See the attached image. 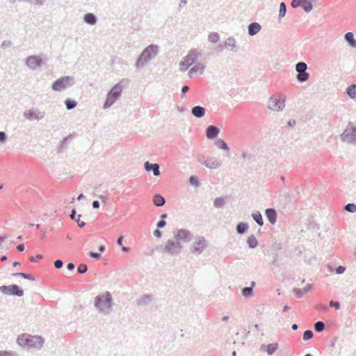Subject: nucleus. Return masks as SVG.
<instances>
[{"label": "nucleus", "mask_w": 356, "mask_h": 356, "mask_svg": "<svg viewBox=\"0 0 356 356\" xmlns=\"http://www.w3.org/2000/svg\"><path fill=\"white\" fill-rule=\"evenodd\" d=\"M215 145L220 149L228 152L229 150V147L227 144L220 138H217L215 143Z\"/></svg>", "instance_id": "34"}, {"label": "nucleus", "mask_w": 356, "mask_h": 356, "mask_svg": "<svg viewBox=\"0 0 356 356\" xmlns=\"http://www.w3.org/2000/svg\"><path fill=\"white\" fill-rule=\"evenodd\" d=\"M89 256L95 260H99L102 257V254L99 252L90 251L88 253Z\"/></svg>", "instance_id": "50"}, {"label": "nucleus", "mask_w": 356, "mask_h": 356, "mask_svg": "<svg viewBox=\"0 0 356 356\" xmlns=\"http://www.w3.org/2000/svg\"><path fill=\"white\" fill-rule=\"evenodd\" d=\"M261 29V26L257 22H252L248 25V33L249 35H254Z\"/></svg>", "instance_id": "23"}, {"label": "nucleus", "mask_w": 356, "mask_h": 356, "mask_svg": "<svg viewBox=\"0 0 356 356\" xmlns=\"http://www.w3.org/2000/svg\"><path fill=\"white\" fill-rule=\"evenodd\" d=\"M83 20L88 24L92 26L97 24V17L95 14L88 13L84 15Z\"/></svg>", "instance_id": "26"}, {"label": "nucleus", "mask_w": 356, "mask_h": 356, "mask_svg": "<svg viewBox=\"0 0 356 356\" xmlns=\"http://www.w3.org/2000/svg\"><path fill=\"white\" fill-rule=\"evenodd\" d=\"M341 137L344 142L356 143V126L349 122L346 129L341 134Z\"/></svg>", "instance_id": "8"}, {"label": "nucleus", "mask_w": 356, "mask_h": 356, "mask_svg": "<svg viewBox=\"0 0 356 356\" xmlns=\"http://www.w3.org/2000/svg\"><path fill=\"white\" fill-rule=\"evenodd\" d=\"M188 90H189V86H188L184 85V86H182V88H181V98H184L185 97L186 92H188Z\"/></svg>", "instance_id": "55"}, {"label": "nucleus", "mask_w": 356, "mask_h": 356, "mask_svg": "<svg viewBox=\"0 0 356 356\" xmlns=\"http://www.w3.org/2000/svg\"><path fill=\"white\" fill-rule=\"evenodd\" d=\"M76 210L75 208H74L72 211H71V213L70 215V217L72 220H75L76 218Z\"/></svg>", "instance_id": "59"}, {"label": "nucleus", "mask_w": 356, "mask_h": 356, "mask_svg": "<svg viewBox=\"0 0 356 356\" xmlns=\"http://www.w3.org/2000/svg\"><path fill=\"white\" fill-rule=\"evenodd\" d=\"M204 66L203 64L199 63L193 66L188 72V74L190 77H192L193 75L199 73L202 74L204 72Z\"/></svg>", "instance_id": "24"}, {"label": "nucleus", "mask_w": 356, "mask_h": 356, "mask_svg": "<svg viewBox=\"0 0 356 356\" xmlns=\"http://www.w3.org/2000/svg\"><path fill=\"white\" fill-rule=\"evenodd\" d=\"M220 40V35L217 32H211L208 35V40L212 43H216Z\"/></svg>", "instance_id": "40"}, {"label": "nucleus", "mask_w": 356, "mask_h": 356, "mask_svg": "<svg viewBox=\"0 0 356 356\" xmlns=\"http://www.w3.org/2000/svg\"><path fill=\"white\" fill-rule=\"evenodd\" d=\"M203 164L210 169H217L221 165V161L215 157H211L204 161Z\"/></svg>", "instance_id": "18"}, {"label": "nucleus", "mask_w": 356, "mask_h": 356, "mask_svg": "<svg viewBox=\"0 0 356 356\" xmlns=\"http://www.w3.org/2000/svg\"><path fill=\"white\" fill-rule=\"evenodd\" d=\"M88 270V266L85 264H80L77 267V272L79 274H83Z\"/></svg>", "instance_id": "48"}, {"label": "nucleus", "mask_w": 356, "mask_h": 356, "mask_svg": "<svg viewBox=\"0 0 356 356\" xmlns=\"http://www.w3.org/2000/svg\"><path fill=\"white\" fill-rule=\"evenodd\" d=\"M174 238L176 239L180 245L191 242L193 238V235L191 231L187 229H178L172 231Z\"/></svg>", "instance_id": "6"}, {"label": "nucleus", "mask_w": 356, "mask_h": 356, "mask_svg": "<svg viewBox=\"0 0 356 356\" xmlns=\"http://www.w3.org/2000/svg\"><path fill=\"white\" fill-rule=\"evenodd\" d=\"M161 229L156 228V230L154 231V235L157 238H161L163 233L161 231H160Z\"/></svg>", "instance_id": "58"}, {"label": "nucleus", "mask_w": 356, "mask_h": 356, "mask_svg": "<svg viewBox=\"0 0 356 356\" xmlns=\"http://www.w3.org/2000/svg\"><path fill=\"white\" fill-rule=\"evenodd\" d=\"M249 229V225L248 222H239L236 227V233L239 235L245 234Z\"/></svg>", "instance_id": "28"}, {"label": "nucleus", "mask_w": 356, "mask_h": 356, "mask_svg": "<svg viewBox=\"0 0 356 356\" xmlns=\"http://www.w3.org/2000/svg\"><path fill=\"white\" fill-rule=\"evenodd\" d=\"M92 208L96 209H99L100 207V203L98 200H94L92 203Z\"/></svg>", "instance_id": "60"}, {"label": "nucleus", "mask_w": 356, "mask_h": 356, "mask_svg": "<svg viewBox=\"0 0 356 356\" xmlns=\"http://www.w3.org/2000/svg\"><path fill=\"white\" fill-rule=\"evenodd\" d=\"M67 268L69 270H73L75 268V264L74 263H72V262L68 263L67 265Z\"/></svg>", "instance_id": "63"}, {"label": "nucleus", "mask_w": 356, "mask_h": 356, "mask_svg": "<svg viewBox=\"0 0 356 356\" xmlns=\"http://www.w3.org/2000/svg\"><path fill=\"white\" fill-rule=\"evenodd\" d=\"M315 332L320 333L325 330V323L323 321H317L314 326Z\"/></svg>", "instance_id": "42"}, {"label": "nucleus", "mask_w": 356, "mask_h": 356, "mask_svg": "<svg viewBox=\"0 0 356 356\" xmlns=\"http://www.w3.org/2000/svg\"><path fill=\"white\" fill-rule=\"evenodd\" d=\"M309 74L307 72L298 73L296 75V79L300 83H304L309 79Z\"/></svg>", "instance_id": "36"}, {"label": "nucleus", "mask_w": 356, "mask_h": 356, "mask_svg": "<svg viewBox=\"0 0 356 356\" xmlns=\"http://www.w3.org/2000/svg\"><path fill=\"white\" fill-rule=\"evenodd\" d=\"M313 337H314V333H313L312 330H307L303 333L302 339L306 341L312 339L313 338Z\"/></svg>", "instance_id": "45"}, {"label": "nucleus", "mask_w": 356, "mask_h": 356, "mask_svg": "<svg viewBox=\"0 0 356 356\" xmlns=\"http://www.w3.org/2000/svg\"><path fill=\"white\" fill-rule=\"evenodd\" d=\"M94 305L99 312L109 314L113 305V298L111 293L106 291L97 296L95 298Z\"/></svg>", "instance_id": "3"}, {"label": "nucleus", "mask_w": 356, "mask_h": 356, "mask_svg": "<svg viewBox=\"0 0 356 356\" xmlns=\"http://www.w3.org/2000/svg\"><path fill=\"white\" fill-rule=\"evenodd\" d=\"M197 51L196 49L191 50L188 54L185 57L184 60L180 63V65L185 66L186 68H188L191 65L194 63L197 59Z\"/></svg>", "instance_id": "14"}, {"label": "nucleus", "mask_w": 356, "mask_h": 356, "mask_svg": "<svg viewBox=\"0 0 356 356\" xmlns=\"http://www.w3.org/2000/svg\"><path fill=\"white\" fill-rule=\"evenodd\" d=\"M191 244L190 250L195 254H200L208 245V241L202 236H197Z\"/></svg>", "instance_id": "7"}, {"label": "nucleus", "mask_w": 356, "mask_h": 356, "mask_svg": "<svg viewBox=\"0 0 356 356\" xmlns=\"http://www.w3.org/2000/svg\"><path fill=\"white\" fill-rule=\"evenodd\" d=\"M241 293L243 296L250 298L253 296V291L252 287H244L241 289Z\"/></svg>", "instance_id": "43"}, {"label": "nucleus", "mask_w": 356, "mask_h": 356, "mask_svg": "<svg viewBox=\"0 0 356 356\" xmlns=\"http://www.w3.org/2000/svg\"><path fill=\"white\" fill-rule=\"evenodd\" d=\"M0 291L6 295L22 297L24 296V290L17 284H10L8 286L2 285L0 286Z\"/></svg>", "instance_id": "9"}, {"label": "nucleus", "mask_w": 356, "mask_h": 356, "mask_svg": "<svg viewBox=\"0 0 356 356\" xmlns=\"http://www.w3.org/2000/svg\"><path fill=\"white\" fill-rule=\"evenodd\" d=\"M247 243L249 248L254 249L258 245V241L255 236L252 234L248 237Z\"/></svg>", "instance_id": "30"}, {"label": "nucleus", "mask_w": 356, "mask_h": 356, "mask_svg": "<svg viewBox=\"0 0 356 356\" xmlns=\"http://www.w3.org/2000/svg\"><path fill=\"white\" fill-rule=\"evenodd\" d=\"M144 168L147 172H152L155 177H159L161 175L160 166L158 163L146 161L144 163Z\"/></svg>", "instance_id": "16"}, {"label": "nucleus", "mask_w": 356, "mask_h": 356, "mask_svg": "<svg viewBox=\"0 0 356 356\" xmlns=\"http://www.w3.org/2000/svg\"><path fill=\"white\" fill-rule=\"evenodd\" d=\"M17 343L22 347L28 348H41L44 343V339L41 336H32L24 333L17 337Z\"/></svg>", "instance_id": "1"}, {"label": "nucleus", "mask_w": 356, "mask_h": 356, "mask_svg": "<svg viewBox=\"0 0 356 356\" xmlns=\"http://www.w3.org/2000/svg\"><path fill=\"white\" fill-rule=\"evenodd\" d=\"M329 306L339 309L340 307V302L339 301L331 300L329 302Z\"/></svg>", "instance_id": "51"}, {"label": "nucleus", "mask_w": 356, "mask_h": 356, "mask_svg": "<svg viewBox=\"0 0 356 356\" xmlns=\"http://www.w3.org/2000/svg\"><path fill=\"white\" fill-rule=\"evenodd\" d=\"M344 40L352 48H356V39L353 32H347L344 36Z\"/></svg>", "instance_id": "22"}, {"label": "nucleus", "mask_w": 356, "mask_h": 356, "mask_svg": "<svg viewBox=\"0 0 356 356\" xmlns=\"http://www.w3.org/2000/svg\"><path fill=\"white\" fill-rule=\"evenodd\" d=\"M123 240H124V236H120L118 238L117 241H116L117 245H119V246L123 245H122Z\"/></svg>", "instance_id": "61"}, {"label": "nucleus", "mask_w": 356, "mask_h": 356, "mask_svg": "<svg viewBox=\"0 0 356 356\" xmlns=\"http://www.w3.org/2000/svg\"><path fill=\"white\" fill-rule=\"evenodd\" d=\"M77 219L75 220V221L76 222V223L78 224V225L80 227H83L85 225H86V222H83V221H81L80 218L81 217V214H79L77 216Z\"/></svg>", "instance_id": "53"}, {"label": "nucleus", "mask_w": 356, "mask_h": 356, "mask_svg": "<svg viewBox=\"0 0 356 356\" xmlns=\"http://www.w3.org/2000/svg\"><path fill=\"white\" fill-rule=\"evenodd\" d=\"M168 218V214L166 213H163L160 216V220L156 224V228L163 229L167 225L166 218Z\"/></svg>", "instance_id": "33"}, {"label": "nucleus", "mask_w": 356, "mask_h": 356, "mask_svg": "<svg viewBox=\"0 0 356 356\" xmlns=\"http://www.w3.org/2000/svg\"><path fill=\"white\" fill-rule=\"evenodd\" d=\"M26 65L31 69L42 66L43 60L38 56H29L26 58Z\"/></svg>", "instance_id": "13"}, {"label": "nucleus", "mask_w": 356, "mask_h": 356, "mask_svg": "<svg viewBox=\"0 0 356 356\" xmlns=\"http://www.w3.org/2000/svg\"><path fill=\"white\" fill-rule=\"evenodd\" d=\"M312 1L311 0H304V3L301 7L305 10V12L309 13L313 9L314 6Z\"/></svg>", "instance_id": "38"}, {"label": "nucleus", "mask_w": 356, "mask_h": 356, "mask_svg": "<svg viewBox=\"0 0 356 356\" xmlns=\"http://www.w3.org/2000/svg\"><path fill=\"white\" fill-rule=\"evenodd\" d=\"M225 204V200L223 197H216L214 200L213 205L216 208H222Z\"/></svg>", "instance_id": "41"}, {"label": "nucleus", "mask_w": 356, "mask_h": 356, "mask_svg": "<svg viewBox=\"0 0 356 356\" xmlns=\"http://www.w3.org/2000/svg\"><path fill=\"white\" fill-rule=\"evenodd\" d=\"M152 202L156 207H162L165 203V200L161 194L156 193L153 196Z\"/></svg>", "instance_id": "27"}, {"label": "nucleus", "mask_w": 356, "mask_h": 356, "mask_svg": "<svg viewBox=\"0 0 356 356\" xmlns=\"http://www.w3.org/2000/svg\"><path fill=\"white\" fill-rule=\"evenodd\" d=\"M252 217L259 226L264 225L263 217L259 211L253 212Z\"/></svg>", "instance_id": "32"}, {"label": "nucleus", "mask_w": 356, "mask_h": 356, "mask_svg": "<svg viewBox=\"0 0 356 356\" xmlns=\"http://www.w3.org/2000/svg\"><path fill=\"white\" fill-rule=\"evenodd\" d=\"M65 105L67 110H72L77 106V102L70 98H67L65 101Z\"/></svg>", "instance_id": "37"}, {"label": "nucleus", "mask_w": 356, "mask_h": 356, "mask_svg": "<svg viewBox=\"0 0 356 356\" xmlns=\"http://www.w3.org/2000/svg\"><path fill=\"white\" fill-rule=\"evenodd\" d=\"M346 268L343 266H339L335 268V272L337 274H342L345 272Z\"/></svg>", "instance_id": "54"}, {"label": "nucleus", "mask_w": 356, "mask_h": 356, "mask_svg": "<svg viewBox=\"0 0 356 356\" xmlns=\"http://www.w3.org/2000/svg\"><path fill=\"white\" fill-rule=\"evenodd\" d=\"M206 113V108L201 106H195L192 108L191 113L197 118H202Z\"/></svg>", "instance_id": "25"}, {"label": "nucleus", "mask_w": 356, "mask_h": 356, "mask_svg": "<svg viewBox=\"0 0 356 356\" xmlns=\"http://www.w3.org/2000/svg\"><path fill=\"white\" fill-rule=\"evenodd\" d=\"M313 288L312 284H307L305 288H294L293 292L298 298H300L305 293L309 292Z\"/></svg>", "instance_id": "21"}, {"label": "nucleus", "mask_w": 356, "mask_h": 356, "mask_svg": "<svg viewBox=\"0 0 356 356\" xmlns=\"http://www.w3.org/2000/svg\"><path fill=\"white\" fill-rule=\"evenodd\" d=\"M156 249L161 250L162 252L168 253L170 255H177L183 249V245H180V243L173 238L172 239H168L163 247L159 245L157 246Z\"/></svg>", "instance_id": "5"}, {"label": "nucleus", "mask_w": 356, "mask_h": 356, "mask_svg": "<svg viewBox=\"0 0 356 356\" xmlns=\"http://www.w3.org/2000/svg\"><path fill=\"white\" fill-rule=\"evenodd\" d=\"M24 116L25 118L32 120H41L44 116V112L40 111L38 108H31L29 111H26L24 113Z\"/></svg>", "instance_id": "12"}, {"label": "nucleus", "mask_w": 356, "mask_h": 356, "mask_svg": "<svg viewBox=\"0 0 356 356\" xmlns=\"http://www.w3.org/2000/svg\"><path fill=\"white\" fill-rule=\"evenodd\" d=\"M189 183L192 186H195V187H197L200 186L199 180L196 176H193V175L191 176L189 178Z\"/></svg>", "instance_id": "47"}, {"label": "nucleus", "mask_w": 356, "mask_h": 356, "mask_svg": "<svg viewBox=\"0 0 356 356\" xmlns=\"http://www.w3.org/2000/svg\"><path fill=\"white\" fill-rule=\"evenodd\" d=\"M303 3L304 0H292L291 6L292 8H296L298 7H301Z\"/></svg>", "instance_id": "49"}, {"label": "nucleus", "mask_w": 356, "mask_h": 356, "mask_svg": "<svg viewBox=\"0 0 356 356\" xmlns=\"http://www.w3.org/2000/svg\"><path fill=\"white\" fill-rule=\"evenodd\" d=\"M25 249V245L24 243H20L17 246V250L19 252H23Z\"/></svg>", "instance_id": "64"}, {"label": "nucleus", "mask_w": 356, "mask_h": 356, "mask_svg": "<svg viewBox=\"0 0 356 356\" xmlns=\"http://www.w3.org/2000/svg\"><path fill=\"white\" fill-rule=\"evenodd\" d=\"M63 266V262L60 259H57L54 261V266L56 268H60Z\"/></svg>", "instance_id": "57"}, {"label": "nucleus", "mask_w": 356, "mask_h": 356, "mask_svg": "<svg viewBox=\"0 0 356 356\" xmlns=\"http://www.w3.org/2000/svg\"><path fill=\"white\" fill-rule=\"evenodd\" d=\"M344 209L350 213H354L356 211V205L354 203H348L345 205Z\"/></svg>", "instance_id": "46"}, {"label": "nucleus", "mask_w": 356, "mask_h": 356, "mask_svg": "<svg viewBox=\"0 0 356 356\" xmlns=\"http://www.w3.org/2000/svg\"><path fill=\"white\" fill-rule=\"evenodd\" d=\"M0 356H13L11 352L9 351H0Z\"/></svg>", "instance_id": "62"}, {"label": "nucleus", "mask_w": 356, "mask_h": 356, "mask_svg": "<svg viewBox=\"0 0 356 356\" xmlns=\"http://www.w3.org/2000/svg\"><path fill=\"white\" fill-rule=\"evenodd\" d=\"M152 300V295L145 294L141 297L140 300L138 302V305L147 306L151 302Z\"/></svg>", "instance_id": "29"}, {"label": "nucleus", "mask_w": 356, "mask_h": 356, "mask_svg": "<svg viewBox=\"0 0 356 356\" xmlns=\"http://www.w3.org/2000/svg\"><path fill=\"white\" fill-rule=\"evenodd\" d=\"M277 343H269L268 345L262 344L260 346V350L266 352L269 355H272L277 349Z\"/></svg>", "instance_id": "20"}, {"label": "nucleus", "mask_w": 356, "mask_h": 356, "mask_svg": "<svg viewBox=\"0 0 356 356\" xmlns=\"http://www.w3.org/2000/svg\"><path fill=\"white\" fill-rule=\"evenodd\" d=\"M127 80L122 79L115 85L106 94V98L104 103V109L110 108L121 96L124 84Z\"/></svg>", "instance_id": "2"}, {"label": "nucleus", "mask_w": 356, "mask_h": 356, "mask_svg": "<svg viewBox=\"0 0 356 356\" xmlns=\"http://www.w3.org/2000/svg\"><path fill=\"white\" fill-rule=\"evenodd\" d=\"M12 45V42L10 40H3L1 44V47L6 49L10 47Z\"/></svg>", "instance_id": "52"}, {"label": "nucleus", "mask_w": 356, "mask_h": 356, "mask_svg": "<svg viewBox=\"0 0 356 356\" xmlns=\"http://www.w3.org/2000/svg\"><path fill=\"white\" fill-rule=\"evenodd\" d=\"M7 135L4 131H0V142L2 143H6Z\"/></svg>", "instance_id": "56"}, {"label": "nucleus", "mask_w": 356, "mask_h": 356, "mask_svg": "<svg viewBox=\"0 0 356 356\" xmlns=\"http://www.w3.org/2000/svg\"><path fill=\"white\" fill-rule=\"evenodd\" d=\"M13 276L14 277H20L24 279H26L29 280L34 281L35 280V277L32 274H29L26 273H13Z\"/></svg>", "instance_id": "35"}, {"label": "nucleus", "mask_w": 356, "mask_h": 356, "mask_svg": "<svg viewBox=\"0 0 356 356\" xmlns=\"http://www.w3.org/2000/svg\"><path fill=\"white\" fill-rule=\"evenodd\" d=\"M284 99L277 97H271L268 101V108L273 111H281L284 107Z\"/></svg>", "instance_id": "11"}, {"label": "nucleus", "mask_w": 356, "mask_h": 356, "mask_svg": "<svg viewBox=\"0 0 356 356\" xmlns=\"http://www.w3.org/2000/svg\"><path fill=\"white\" fill-rule=\"evenodd\" d=\"M220 131V130L218 127L211 124L206 129L207 138L210 140L217 139Z\"/></svg>", "instance_id": "15"}, {"label": "nucleus", "mask_w": 356, "mask_h": 356, "mask_svg": "<svg viewBox=\"0 0 356 356\" xmlns=\"http://www.w3.org/2000/svg\"><path fill=\"white\" fill-rule=\"evenodd\" d=\"M265 215L268 222L271 225H275L277 222V213L275 209L268 208L265 211Z\"/></svg>", "instance_id": "17"}, {"label": "nucleus", "mask_w": 356, "mask_h": 356, "mask_svg": "<svg viewBox=\"0 0 356 356\" xmlns=\"http://www.w3.org/2000/svg\"><path fill=\"white\" fill-rule=\"evenodd\" d=\"M346 93L351 99H356V83H353L347 87Z\"/></svg>", "instance_id": "31"}, {"label": "nucleus", "mask_w": 356, "mask_h": 356, "mask_svg": "<svg viewBox=\"0 0 356 356\" xmlns=\"http://www.w3.org/2000/svg\"><path fill=\"white\" fill-rule=\"evenodd\" d=\"M72 77L69 76H61L53 82L51 88L55 91L65 90L70 85Z\"/></svg>", "instance_id": "10"}, {"label": "nucleus", "mask_w": 356, "mask_h": 356, "mask_svg": "<svg viewBox=\"0 0 356 356\" xmlns=\"http://www.w3.org/2000/svg\"><path fill=\"white\" fill-rule=\"evenodd\" d=\"M286 13V6L284 2H281L280 4V9H279V18L283 17Z\"/></svg>", "instance_id": "44"}, {"label": "nucleus", "mask_w": 356, "mask_h": 356, "mask_svg": "<svg viewBox=\"0 0 356 356\" xmlns=\"http://www.w3.org/2000/svg\"><path fill=\"white\" fill-rule=\"evenodd\" d=\"M307 65L305 62H298L296 65V71L298 73L307 72Z\"/></svg>", "instance_id": "39"}, {"label": "nucleus", "mask_w": 356, "mask_h": 356, "mask_svg": "<svg viewBox=\"0 0 356 356\" xmlns=\"http://www.w3.org/2000/svg\"><path fill=\"white\" fill-rule=\"evenodd\" d=\"M158 53L159 46L156 44H152L145 47L136 60V68H142L148 61L156 57Z\"/></svg>", "instance_id": "4"}, {"label": "nucleus", "mask_w": 356, "mask_h": 356, "mask_svg": "<svg viewBox=\"0 0 356 356\" xmlns=\"http://www.w3.org/2000/svg\"><path fill=\"white\" fill-rule=\"evenodd\" d=\"M224 47L233 52H237L238 50V47L236 45V41L232 37H229L225 40Z\"/></svg>", "instance_id": "19"}]
</instances>
